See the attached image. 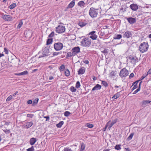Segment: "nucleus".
<instances>
[{"label": "nucleus", "instance_id": "nucleus-1", "mask_svg": "<svg viewBox=\"0 0 151 151\" xmlns=\"http://www.w3.org/2000/svg\"><path fill=\"white\" fill-rule=\"evenodd\" d=\"M91 40L89 38H84L81 42V45L83 47H89L91 45Z\"/></svg>", "mask_w": 151, "mask_h": 151}, {"label": "nucleus", "instance_id": "nucleus-2", "mask_svg": "<svg viewBox=\"0 0 151 151\" xmlns=\"http://www.w3.org/2000/svg\"><path fill=\"white\" fill-rule=\"evenodd\" d=\"M98 9H96L93 7H91L89 10V14L91 17L94 18L96 17L98 13Z\"/></svg>", "mask_w": 151, "mask_h": 151}, {"label": "nucleus", "instance_id": "nucleus-3", "mask_svg": "<svg viewBox=\"0 0 151 151\" xmlns=\"http://www.w3.org/2000/svg\"><path fill=\"white\" fill-rule=\"evenodd\" d=\"M148 45L147 43L143 42L140 45L139 49L140 52L144 53L146 52L148 48Z\"/></svg>", "mask_w": 151, "mask_h": 151}, {"label": "nucleus", "instance_id": "nucleus-4", "mask_svg": "<svg viewBox=\"0 0 151 151\" xmlns=\"http://www.w3.org/2000/svg\"><path fill=\"white\" fill-rule=\"evenodd\" d=\"M63 47V44L60 42L55 43L54 45V48L57 51H59L62 50Z\"/></svg>", "mask_w": 151, "mask_h": 151}, {"label": "nucleus", "instance_id": "nucleus-5", "mask_svg": "<svg viewBox=\"0 0 151 151\" xmlns=\"http://www.w3.org/2000/svg\"><path fill=\"white\" fill-rule=\"evenodd\" d=\"M129 74L128 71L126 68H123L121 70L119 73V76L122 78L126 77Z\"/></svg>", "mask_w": 151, "mask_h": 151}, {"label": "nucleus", "instance_id": "nucleus-6", "mask_svg": "<svg viewBox=\"0 0 151 151\" xmlns=\"http://www.w3.org/2000/svg\"><path fill=\"white\" fill-rule=\"evenodd\" d=\"M65 26L59 25L56 27V31L59 33H62L65 32Z\"/></svg>", "mask_w": 151, "mask_h": 151}, {"label": "nucleus", "instance_id": "nucleus-7", "mask_svg": "<svg viewBox=\"0 0 151 151\" xmlns=\"http://www.w3.org/2000/svg\"><path fill=\"white\" fill-rule=\"evenodd\" d=\"M50 52L49 51V49L48 47H45L43 51L42 55H40L39 56V58H41L42 57H45L46 56H48L50 55L49 54Z\"/></svg>", "mask_w": 151, "mask_h": 151}, {"label": "nucleus", "instance_id": "nucleus-8", "mask_svg": "<svg viewBox=\"0 0 151 151\" xmlns=\"http://www.w3.org/2000/svg\"><path fill=\"white\" fill-rule=\"evenodd\" d=\"M128 58L130 60V62L133 64L135 65L138 62V58L135 56H130Z\"/></svg>", "mask_w": 151, "mask_h": 151}, {"label": "nucleus", "instance_id": "nucleus-9", "mask_svg": "<svg viewBox=\"0 0 151 151\" xmlns=\"http://www.w3.org/2000/svg\"><path fill=\"white\" fill-rule=\"evenodd\" d=\"M96 32L95 31H93L90 32L88 34L89 38L93 40H96L97 36L96 34Z\"/></svg>", "mask_w": 151, "mask_h": 151}, {"label": "nucleus", "instance_id": "nucleus-10", "mask_svg": "<svg viewBox=\"0 0 151 151\" xmlns=\"http://www.w3.org/2000/svg\"><path fill=\"white\" fill-rule=\"evenodd\" d=\"M132 35L131 32L127 31L125 32L123 35V37L124 38H129L132 37Z\"/></svg>", "mask_w": 151, "mask_h": 151}, {"label": "nucleus", "instance_id": "nucleus-11", "mask_svg": "<svg viewBox=\"0 0 151 151\" xmlns=\"http://www.w3.org/2000/svg\"><path fill=\"white\" fill-rule=\"evenodd\" d=\"M80 48L79 47H74L72 50V52L74 55H77L79 53H80Z\"/></svg>", "mask_w": 151, "mask_h": 151}, {"label": "nucleus", "instance_id": "nucleus-12", "mask_svg": "<svg viewBox=\"0 0 151 151\" xmlns=\"http://www.w3.org/2000/svg\"><path fill=\"white\" fill-rule=\"evenodd\" d=\"M125 18L127 19L129 23L130 24H134L135 23L136 21V19L132 17L127 18L126 17Z\"/></svg>", "mask_w": 151, "mask_h": 151}, {"label": "nucleus", "instance_id": "nucleus-13", "mask_svg": "<svg viewBox=\"0 0 151 151\" xmlns=\"http://www.w3.org/2000/svg\"><path fill=\"white\" fill-rule=\"evenodd\" d=\"M130 8L133 11H136L138 9V5L137 4H132L129 6Z\"/></svg>", "mask_w": 151, "mask_h": 151}, {"label": "nucleus", "instance_id": "nucleus-14", "mask_svg": "<svg viewBox=\"0 0 151 151\" xmlns=\"http://www.w3.org/2000/svg\"><path fill=\"white\" fill-rule=\"evenodd\" d=\"M2 18L5 21H11L12 20V17L9 15L5 14L2 17Z\"/></svg>", "mask_w": 151, "mask_h": 151}, {"label": "nucleus", "instance_id": "nucleus-15", "mask_svg": "<svg viewBox=\"0 0 151 151\" xmlns=\"http://www.w3.org/2000/svg\"><path fill=\"white\" fill-rule=\"evenodd\" d=\"M85 70L84 67H82L80 68L78 71V75L83 74L85 73Z\"/></svg>", "mask_w": 151, "mask_h": 151}, {"label": "nucleus", "instance_id": "nucleus-16", "mask_svg": "<svg viewBox=\"0 0 151 151\" xmlns=\"http://www.w3.org/2000/svg\"><path fill=\"white\" fill-rule=\"evenodd\" d=\"M101 86L98 84H96V86L92 88V91H95L100 90L101 89Z\"/></svg>", "mask_w": 151, "mask_h": 151}, {"label": "nucleus", "instance_id": "nucleus-17", "mask_svg": "<svg viewBox=\"0 0 151 151\" xmlns=\"http://www.w3.org/2000/svg\"><path fill=\"white\" fill-rule=\"evenodd\" d=\"M139 81H137L133 83L132 85H134L133 87L132 88V91H133L137 87V84Z\"/></svg>", "mask_w": 151, "mask_h": 151}, {"label": "nucleus", "instance_id": "nucleus-18", "mask_svg": "<svg viewBox=\"0 0 151 151\" xmlns=\"http://www.w3.org/2000/svg\"><path fill=\"white\" fill-rule=\"evenodd\" d=\"M37 141V139L35 138H32L30 139L29 141L30 144L32 145L34 144Z\"/></svg>", "mask_w": 151, "mask_h": 151}, {"label": "nucleus", "instance_id": "nucleus-19", "mask_svg": "<svg viewBox=\"0 0 151 151\" xmlns=\"http://www.w3.org/2000/svg\"><path fill=\"white\" fill-rule=\"evenodd\" d=\"M75 0H73L68 6V8H72L75 5Z\"/></svg>", "mask_w": 151, "mask_h": 151}, {"label": "nucleus", "instance_id": "nucleus-20", "mask_svg": "<svg viewBox=\"0 0 151 151\" xmlns=\"http://www.w3.org/2000/svg\"><path fill=\"white\" fill-rule=\"evenodd\" d=\"M33 124V123L32 122H27L26 123L25 127H26L28 129L31 127L32 125Z\"/></svg>", "mask_w": 151, "mask_h": 151}, {"label": "nucleus", "instance_id": "nucleus-21", "mask_svg": "<svg viewBox=\"0 0 151 151\" xmlns=\"http://www.w3.org/2000/svg\"><path fill=\"white\" fill-rule=\"evenodd\" d=\"M142 83V81H141L139 83V85L138 88L137 90H136L134 92H133V94H136L140 90V86H141V84Z\"/></svg>", "mask_w": 151, "mask_h": 151}, {"label": "nucleus", "instance_id": "nucleus-22", "mask_svg": "<svg viewBox=\"0 0 151 151\" xmlns=\"http://www.w3.org/2000/svg\"><path fill=\"white\" fill-rule=\"evenodd\" d=\"M28 73V72L27 70H25L24 71H23L22 72L16 74V75L18 76H21V75H26Z\"/></svg>", "mask_w": 151, "mask_h": 151}, {"label": "nucleus", "instance_id": "nucleus-23", "mask_svg": "<svg viewBox=\"0 0 151 151\" xmlns=\"http://www.w3.org/2000/svg\"><path fill=\"white\" fill-rule=\"evenodd\" d=\"M122 37V35L120 34L115 35L114 37V40H119Z\"/></svg>", "mask_w": 151, "mask_h": 151}, {"label": "nucleus", "instance_id": "nucleus-24", "mask_svg": "<svg viewBox=\"0 0 151 151\" xmlns=\"http://www.w3.org/2000/svg\"><path fill=\"white\" fill-rule=\"evenodd\" d=\"M81 144L80 151H83L85 149V145L83 143H81Z\"/></svg>", "mask_w": 151, "mask_h": 151}, {"label": "nucleus", "instance_id": "nucleus-25", "mask_svg": "<svg viewBox=\"0 0 151 151\" xmlns=\"http://www.w3.org/2000/svg\"><path fill=\"white\" fill-rule=\"evenodd\" d=\"M87 24V23H85L84 21L80 22L78 23L79 25L81 27H83V26H85Z\"/></svg>", "mask_w": 151, "mask_h": 151}, {"label": "nucleus", "instance_id": "nucleus-26", "mask_svg": "<svg viewBox=\"0 0 151 151\" xmlns=\"http://www.w3.org/2000/svg\"><path fill=\"white\" fill-rule=\"evenodd\" d=\"M85 4V3L83 1H81L78 2V5L81 7L84 6Z\"/></svg>", "mask_w": 151, "mask_h": 151}, {"label": "nucleus", "instance_id": "nucleus-27", "mask_svg": "<svg viewBox=\"0 0 151 151\" xmlns=\"http://www.w3.org/2000/svg\"><path fill=\"white\" fill-rule=\"evenodd\" d=\"M119 94L118 93H116L114 96L112 97L111 99H116L119 98Z\"/></svg>", "mask_w": 151, "mask_h": 151}, {"label": "nucleus", "instance_id": "nucleus-28", "mask_svg": "<svg viewBox=\"0 0 151 151\" xmlns=\"http://www.w3.org/2000/svg\"><path fill=\"white\" fill-rule=\"evenodd\" d=\"M63 124L64 122L63 121H60L59 123L56 124V126L57 127L60 128Z\"/></svg>", "mask_w": 151, "mask_h": 151}, {"label": "nucleus", "instance_id": "nucleus-29", "mask_svg": "<svg viewBox=\"0 0 151 151\" xmlns=\"http://www.w3.org/2000/svg\"><path fill=\"white\" fill-rule=\"evenodd\" d=\"M101 52L104 54H107L109 52L108 50L106 49V48H104L103 50L101 51Z\"/></svg>", "mask_w": 151, "mask_h": 151}, {"label": "nucleus", "instance_id": "nucleus-30", "mask_svg": "<svg viewBox=\"0 0 151 151\" xmlns=\"http://www.w3.org/2000/svg\"><path fill=\"white\" fill-rule=\"evenodd\" d=\"M134 135V133H132L127 138V140L129 141L131 140L132 139V138Z\"/></svg>", "mask_w": 151, "mask_h": 151}, {"label": "nucleus", "instance_id": "nucleus-31", "mask_svg": "<svg viewBox=\"0 0 151 151\" xmlns=\"http://www.w3.org/2000/svg\"><path fill=\"white\" fill-rule=\"evenodd\" d=\"M65 76L67 77H68L70 76V72L68 69H67L65 70Z\"/></svg>", "mask_w": 151, "mask_h": 151}, {"label": "nucleus", "instance_id": "nucleus-32", "mask_svg": "<svg viewBox=\"0 0 151 151\" xmlns=\"http://www.w3.org/2000/svg\"><path fill=\"white\" fill-rule=\"evenodd\" d=\"M70 91L72 92H75L76 91V89L73 86H72L70 88Z\"/></svg>", "mask_w": 151, "mask_h": 151}, {"label": "nucleus", "instance_id": "nucleus-33", "mask_svg": "<svg viewBox=\"0 0 151 151\" xmlns=\"http://www.w3.org/2000/svg\"><path fill=\"white\" fill-rule=\"evenodd\" d=\"M101 84L105 87H107L108 85V83L104 81H102Z\"/></svg>", "mask_w": 151, "mask_h": 151}, {"label": "nucleus", "instance_id": "nucleus-34", "mask_svg": "<svg viewBox=\"0 0 151 151\" xmlns=\"http://www.w3.org/2000/svg\"><path fill=\"white\" fill-rule=\"evenodd\" d=\"M75 56L73 52H68L67 53V55H66V58H68L70 57H71L72 56Z\"/></svg>", "mask_w": 151, "mask_h": 151}, {"label": "nucleus", "instance_id": "nucleus-35", "mask_svg": "<svg viewBox=\"0 0 151 151\" xmlns=\"http://www.w3.org/2000/svg\"><path fill=\"white\" fill-rule=\"evenodd\" d=\"M39 99L38 98H36L34 101L33 102L32 104V106H34L36 104L38 101Z\"/></svg>", "mask_w": 151, "mask_h": 151}, {"label": "nucleus", "instance_id": "nucleus-36", "mask_svg": "<svg viewBox=\"0 0 151 151\" xmlns=\"http://www.w3.org/2000/svg\"><path fill=\"white\" fill-rule=\"evenodd\" d=\"M16 6V4L15 3H13L11 4L9 6V8L11 9H13L14 8H15Z\"/></svg>", "mask_w": 151, "mask_h": 151}, {"label": "nucleus", "instance_id": "nucleus-37", "mask_svg": "<svg viewBox=\"0 0 151 151\" xmlns=\"http://www.w3.org/2000/svg\"><path fill=\"white\" fill-rule=\"evenodd\" d=\"M52 41V38L48 39L47 41V45H48L51 44Z\"/></svg>", "mask_w": 151, "mask_h": 151}, {"label": "nucleus", "instance_id": "nucleus-38", "mask_svg": "<svg viewBox=\"0 0 151 151\" xmlns=\"http://www.w3.org/2000/svg\"><path fill=\"white\" fill-rule=\"evenodd\" d=\"M121 145H116L115 147V149L116 150H119L121 149Z\"/></svg>", "mask_w": 151, "mask_h": 151}, {"label": "nucleus", "instance_id": "nucleus-39", "mask_svg": "<svg viewBox=\"0 0 151 151\" xmlns=\"http://www.w3.org/2000/svg\"><path fill=\"white\" fill-rule=\"evenodd\" d=\"M86 126L89 128H92L93 127V124L89 123L86 124Z\"/></svg>", "mask_w": 151, "mask_h": 151}, {"label": "nucleus", "instance_id": "nucleus-40", "mask_svg": "<svg viewBox=\"0 0 151 151\" xmlns=\"http://www.w3.org/2000/svg\"><path fill=\"white\" fill-rule=\"evenodd\" d=\"M116 74V71H112L110 73V75L113 77H114L115 76Z\"/></svg>", "mask_w": 151, "mask_h": 151}, {"label": "nucleus", "instance_id": "nucleus-41", "mask_svg": "<svg viewBox=\"0 0 151 151\" xmlns=\"http://www.w3.org/2000/svg\"><path fill=\"white\" fill-rule=\"evenodd\" d=\"M150 102L151 101L149 100L144 101L142 102V104L145 105Z\"/></svg>", "mask_w": 151, "mask_h": 151}, {"label": "nucleus", "instance_id": "nucleus-42", "mask_svg": "<svg viewBox=\"0 0 151 151\" xmlns=\"http://www.w3.org/2000/svg\"><path fill=\"white\" fill-rule=\"evenodd\" d=\"M80 86L81 85L79 81H77L76 83V87L78 88H79Z\"/></svg>", "mask_w": 151, "mask_h": 151}, {"label": "nucleus", "instance_id": "nucleus-43", "mask_svg": "<svg viewBox=\"0 0 151 151\" xmlns=\"http://www.w3.org/2000/svg\"><path fill=\"white\" fill-rule=\"evenodd\" d=\"M65 66L64 65H61L59 69L60 71H63L65 69Z\"/></svg>", "mask_w": 151, "mask_h": 151}, {"label": "nucleus", "instance_id": "nucleus-44", "mask_svg": "<svg viewBox=\"0 0 151 151\" xmlns=\"http://www.w3.org/2000/svg\"><path fill=\"white\" fill-rule=\"evenodd\" d=\"M22 24L23 23L22 22H19V24L18 25L17 27V29H19L21 27Z\"/></svg>", "mask_w": 151, "mask_h": 151}, {"label": "nucleus", "instance_id": "nucleus-45", "mask_svg": "<svg viewBox=\"0 0 151 151\" xmlns=\"http://www.w3.org/2000/svg\"><path fill=\"white\" fill-rule=\"evenodd\" d=\"M71 113L69 111H66L64 112V115L65 116H68Z\"/></svg>", "mask_w": 151, "mask_h": 151}, {"label": "nucleus", "instance_id": "nucleus-46", "mask_svg": "<svg viewBox=\"0 0 151 151\" xmlns=\"http://www.w3.org/2000/svg\"><path fill=\"white\" fill-rule=\"evenodd\" d=\"M12 99V95H11L9 96L6 99V101H9L10 100H11Z\"/></svg>", "mask_w": 151, "mask_h": 151}, {"label": "nucleus", "instance_id": "nucleus-47", "mask_svg": "<svg viewBox=\"0 0 151 151\" xmlns=\"http://www.w3.org/2000/svg\"><path fill=\"white\" fill-rule=\"evenodd\" d=\"M27 151H34L35 150L34 149V147L32 146L31 147L29 148L27 150Z\"/></svg>", "mask_w": 151, "mask_h": 151}, {"label": "nucleus", "instance_id": "nucleus-48", "mask_svg": "<svg viewBox=\"0 0 151 151\" xmlns=\"http://www.w3.org/2000/svg\"><path fill=\"white\" fill-rule=\"evenodd\" d=\"M64 151H72V150L70 149L69 147H66L65 148H64Z\"/></svg>", "mask_w": 151, "mask_h": 151}, {"label": "nucleus", "instance_id": "nucleus-49", "mask_svg": "<svg viewBox=\"0 0 151 151\" xmlns=\"http://www.w3.org/2000/svg\"><path fill=\"white\" fill-rule=\"evenodd\" d=\"M54 35V32H52L49 35L48 37L50 38L52 37Z\"/></svg>", "mask_w": 151, "mask_h": 151}, {"label": "nucleus", "instance_id": "nucleus-50", "mask_svg": "<svg viewBox=\"0 0 151 151\" xmlns=\"http://www.w3.org/2000/svg\"><path fill=\"white\" fill-rule=\"evenodd\" d=\"M34 116V114H28L27 115V117H29L30 118H32L33 116Z\"/></svg>", "mask_w": 151, "mask_h": 151}, {"label": "nucleus", "instance_id": "nucleus-51", "mask_svg": "<svg viewBox=\"0 0 151 151\" xmlns=\"http://www.w3.org/2000/svg\"><path fill=\"white\" fill-rule=\"evenodd\" d=\"M4 131L6 134H9L10 132V130L6 129V130H4Z\"/></svg>", "mask_w": 151, "mask_h": 151}, {"label": "nucleus", "instance_id": "nucleus-52", "mask_svg": "<svg viewBox=\"0 0 151 151\" xmlns=\"http://www.w3.org/2000/svg\"><path fill=\"white\" fill-rule=\"evenodd\" d=\"M147 74H143V75L142 76V77L141 78V80H142L144 79L146 76H147Z\"/></svg>", "mask_w": 151, "mask_h": 151}, {"label": "nucleus", "instance_id": "nucleus-53", "mask_svg": "<svg viewBox=\"0 0 151 151\" xmlns=\"http://www.w3.org/2000/svg\"><path fill=\"white\" fill-rule=\"evenodd\" d=\"M4 52H5L6 54H8L9 52L8 50L6 49V48H5L4 49Z\"/></svg>", "mask_w": 151, "mask_h": 151}, {"label": "nucleus", "instance_id": "nucleus-54", "mask_svg": "<svg viewBox=\"0 0 151 151\" xmlns=\"http://www.w3.org/2000/svg\"><path fill=\"white\" fill-rule=\"evenodd\" d=\"M44 118L46 119V121H48L49 120L50 117L49 116H44Z\"/></svg>", "mask_w": 151, "mask_h": 151}, {"label": "nucleus", "instance_id": "nucleus-55", "mask_svg": "<svg viewBox=\"0 0 151 151\" xmlns=\"http://www.w3.org/2000/svg\"><path fill=\"white\" fill-rule=\"evenodd\" d=\"M134 76V73H132L130 74V75H129V78H131L133 77Z\"/></svg>", "mask_w": 151, "mask_h": 151}, {"label": "nucleus", "instance_id": "nucleus-56", "mask_svg": "<svg viewBox=\"0 0 151 151\" xmlns=\"http://www.w3.org/2000/svg\"><path fill=\"white\" fill-rule=\"evenodd\" d=\"M113 125L111 124H110L109 125L108 127V129L109 130H110L111 129V127H112Z\"/></svg>", "mask_w": 151, "mask_h": 151}, {"label": "nucleus", "instance_id": "nucleus-57", "mask_svg": "<svg viewBox=\"0 0 151 151\" xmlns=\"http://www.w3.org/2000/svg\"><path fill=\"white\" fill-rule=\"evenodd\" d=\"M32 101L31 100H29L27 101V103L28 104H32Z\"/></svg>", "mask_w": 151, "mask_h": 151}, {"label": "nucleus", "instance_id": "nucleus-58", "mask_svg": "<svg viewBox=\"0 0 151 151\" xmlns=\"http://www.w3.org/2000/svg\"><path fill=\"white\" fill-rule=\"evenodd\" d=\"M59 54V52H54L53 54V55L54 56L55 55H57Z\"/></svg>", "mask_w": 151, "mask_h": 151}, {"label": "nucleus", "instance_id": "nucleus-59", "mask_svg": "<svg viewBox=\"0 0 151 151\" xmlns=\"http://www.w3.org/2000/svg\"><path fill=\"white\" fill-rule=\"evenodd\" d=\"M116 122V120H114V121H112L111 123V124L113 125L114 124H115Z\"/></svg>", "mask_w": 151, "mask_h": 151}, {"label": "nucleus", "instance_id": "nucleus-60", "mask_svg": "<svg viewBox=\"0 0 151 151\" xmlns=\"http://www.w3.org/2000/svg\"><path fill=\"white\" fill-rule=\"evenodd\" d=\"M147 75L151 74V68L149 69V70L147 72Z\"/></svg>", "mask_w": 151, "mask_h": 151}, {"label": "nucleus", "instance_id": "nucleus-61", "mask_svg": "<svg viewBox=\"0 0 151 151\" xmlns=\"http://www.w3.org/2000/svg\"><path fill=\"white\" fill-rule=\"evenodd\" d=\"M110 121H109L108 122H107V124L105 126V130H104V131H105V129H106L107 128V126H108V125L109 124V122H110Z\"/></svg>", "mask_w": 151, "mask_h": 151}, {"label": "nucleus", "instance_id": "nucleus-62", "mask_svg": "<svg viewBox=\"0 0 151 151\" xmlns=\"http://www.w3.org/2000/svg\"><path fill=\"white\" fill-rule=\"evenodd\" d=\"M84 62L85 64H88L89 63V61L88 60H86L84 61Z\"/></svg>", "mask_w": 151, "mask_h": 151}, {"label": "nucleus", "instance_id": "nucleus-63", "mask_svg": "<svg viewBox=\"0 0 151 151\" xmlns=\"http://www.w3.org/2000/svg\"><path fill=\"white\" fill-rule=\"evenodd\" d=\"M54 78V77L53 76H51L49 77V79L51 80Z\"/></svg>", "mask_w": 151, "mask_h": 151}, {"label": "nucleus", "instance_id": "nucleus-64", "mask_svg": "<svg viewBox=\"0 0 151 151\" xmlns=\"http://www.w3.org/2000/svg\"><path fill=\"white\" fill-rule=\"evenodd\" d=\"M18 93V91H16L15 93H14L13 95L12 96H15V95L17 94V93Z\"/></svg>", "mask_w": 151, "mask_h": 151}]
</instances>
